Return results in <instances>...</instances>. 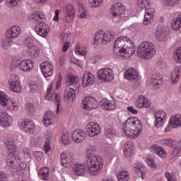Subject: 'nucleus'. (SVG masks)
I'll return each mask as SVG.
<instances>
[{"instance_id":"nucleus-17","label":"nucleus","mask_w":181,"mask_h":181,"mask_svg":"<svg viewBox=\"0 0 181 181\" xmlns=\"http://www.w3.org/2000/svg\"><path fill=\"white\" fill-rule=\"evenodd\" d=\"M0 125L4 128L12 125V117L5 111L0 112Z\"/></svg>"},{"instance_id":"nucleus-50","label":"nucleus","mask_w":181,"mask_h":181,"mask_svg":"<svg viewBox=\"0 0 181 181\" xmlns=\"http://www.w3.org/2000/svg\"><path fill=\"white\" fill-rule=\"evenodd\" d=\"M164 6H175L180 0H160Z\"/></svg>"},{"instance_id":"nucleus-51","label":"nucleus","mask_w":181,"mask_h":181,"mask_svg":"<svg viewBox=\"0 0 181 181\" xmlns=\"http://www.w3.org/2000/svg\"><path fill=\"white\" fill-rule=\"evenodd\" d=\"M146 162L148 166H151L152 169H156V165H155V159L153 158V156L148 155L146 157Z\"/></svg>"},{"instance_id":"nucleus-40","label":"nucleus","mask_w":181,"mask_h":181,"mask_svg":"<svg viewBox=\"0 0 181 181\" xmlns=\"http://www.w3.org/2000/svg\"><path fill=\"white\" fill-rule=\"evenodd\" d=\"M132 143L128 142L124 146V154L126 158H128L132 155Z\"/></svg>"},{"instance_id":"nucleus-48","label":"nucleus","mask_w":181,"mask_h":181,"mask_svg":"<svg viewBox=\"0 0 181 181\" xmlns=\"http://www.w3.org/2000/svg\"><path fill=\"white\" fill-rule=\"evenodd\" d=\"M61 139L64 145H70V142H71V138L69 133H64L61 136Z\"/></svg>"},{"instance_id":"nucleus-38","label":"nucleus","mask_w":181,"mask_h":181,"mask_svg":"<svg viewBox=\"0 0 181 181\" xmlns=\"http://www.w3.org/2000/svg\"><path fill=\"white\" fill-rule=\"evenodd\" d=\"M49 168L47 167H45L40 170L38 176L40 179H42V180H49Z\"/></svg>"},{"instance_id":"nucleus-46","label":"nucleus","mask_w":181,"mask_h":181,"mask_svg":"<svg viewBox=\"0 0 181 181\" xmlns=\"http://www.w3.org/2000/svg\"><path fill=\"white\" fill-rule=\"evenodd\" d=\"M25 111H27L30 115H34L36 112V106L32 103H27L25 105Z\"/></svg>"},{"instance_id":"nucleus-33","label":"nucleus","mask_w":181,"mask_h":181,"mask_svg":"<svg viewBox=\"0 0 181 181\" xmlns=\"http://www.w3.org/2000/svg\"><path fill=\"white\" fill-rule=\"evenodd\" d=\"M5 146L6 149V152L8 155H13L16 152V144H15V141L12 140H7L5 141Z\"/></svg>"},{"instance_id":"nucleus-29","label":"nucleus","mask_w":181,"mask_h":181,"mask_svg":"<svg viewBox=\"0 0 181 181\" xmlns=\"http://www.w3.org/2000/svg\"><path fill=\"white\" fill-rule=\"evenodd\" d=\"M54 114L53 112L48 110L45 112L43 117V124L45 127H50V125H53L54 124Z\"/></svg>"},{"instance_id":"nucleus-57","label":"nucleus","mask_w":181,"mask_h":181,"mask_svg":"<svg viewBox=\"0 0 181 181\" xmlns=\"http://www.w3.org/2000/svg\"><path fill=\"white\" fill-rule=\"evenodd\" d=\"M14 169H16V170H18V172H21V173H24V171L26 169V164L19 162L18 164L16 165V168Z\"/></svg>"},{"instance_id":"nucleus-4","label":"nucleus","mask_w":181,"mask_h":181,"mask_svg":"<svg viewBox=\"0 0 181 181\" xmlns=\"http://www.w3.org/2000/svg\"><path fill=\"white\" fill-rule=\"evenodd\" d=\"M137 54L141 59L149 60L156 54V47L151 42L144 41L137 47Z\"/></svg>"},{"instance_id":"nucleus-64","label":"nucleus","mask_w":181,"mask_h":181,"mask_svg":"<svg viewBox=\"0 0 181 181\" xmlns=\"http://www.w3.org/2000/svg\"><path fill=\"white\" fill-rule=\"evenodd\" d=\"M0 181H8V175L5 173H0Z\"/></svg>"},{"instance_id":"nucleus-47","label":"nucleus","mask_w":181,"mask_h":181,"mask_svg":"<svg viewBox=\"0 0 181 181\" xmlns=\"http://www.w3.org/2000/svg\"><path fill=\"white\" fill-rule=\"evenodd\" d=\"M118 181H127L129 180V174L127 171H122L117 175Z\"/></svg>"},{"instance_id":"nucleus-54","label":"nucleus","mask_w":181,"mask_h":181,"mask_svg":"<svg viewBox=\"0 0 181 181\" xmlns=\"http://www.w3.org/2000/svg\"><path fill=\"white\" fill-rule=\"evenodd\" d=\"M23 43L25 46L28 47V49L35 47V45L33 44V40L30 37L24 39Z\"/></svg>"},{"instance_id":"nucleus-22","label":"nucleus","mask_w":181,"mask_h":181,"mask_svg":"<svg viewBox=\"0 0 181 181\" xmlns=\"http://www.w3.org/2000/svg\"><path fill=\"white\" fill-rule=\"evenodd\" d=\"M19 69L22 71H30L35 66L33 61L30 59H23L18 62Z\"/></svg>"},{"instance_id":"nucleus-21","label":"nucleus","mask_w":181,"mask_h":181,"mask_svg":"<svg viewBox=\"0 0 181 181\" xmlns=\"http://www.w3.org/2000/svg\"><path fill=\"white\" fill-rule=\"evenodd\" d=\"M74 7L71 4H67L65 9V22L71 23L74 21Z\"/></svg>"},{"instance_id":"nucleus-44","label":"nucleus","mask_w":181,"mask_h":181,"mask_svg":"<svg viewBox=\"0 0 181 181\" xmlns=\"http://www.w3.org/2000/svg\"><path fill=\"white\" fill-rule=\"evenodd\" d=\"M29 51V55L32 59H36V57H39V49H37V47L35 46L31 48L28 49Z\"/></svg>"},{"instance_id":"nucleus-37","label":"nucleus","mask_w":181,"mask_h":181,"mask_svg":"<svg viewBox=\"0 0 181 181\" xmlns=\"http://www.w3.org/2000/svg\"><path fill=\"white\" fill-rule=\"evenodd\" d=\"M180 78V68H175L171 74V81L173 84H175L177 81H179Z\"/></svg>"},{"instance_id":"nucleus-16","label":"nucleus","mask_w":181,"mask_h":181,"mask_svg":"<svg viewBox=\"0 0 181 181\" xmlns=\"http://www.w3.org/2000/svg\"><path fill=\"white\" fill-rule=\"evenodd\" d=\"M88 136H97L100 132H101V128L97 123L90 122L87 125L86 131Z\"/></svg>"},{"instance_id":"nucleus-12","label":"nucleus","mask_w":181,"mask_h":181,"mask_svg":"<svg viewBox=\"0 0 181 181\" xmlns=\"http://www.w3.org/2000/svg\"><path fill=\"white\" fill-rule=\"evenodd\" d=\"M126 41L124 42V54L125 59H129L134 53H135V45L134 42L128 37H125Z\"/></svg>"},{"instance_id":"nucleus-43","label":"nucleus","mask_w":181,"mask_h":181,"mask_svg":"<svg viewBox=\"0 0 181 181\" xmlns=\"http://www.w3.org/2000/svg\"><path fill=\"white\" fill-rule=\"evenodd\" d=\"M6 108L9 111H18V110H19V105L16 102L9 100Z\"/></svg>"},{"instance_id":"nucleus-35","label":"nucleus","mask_w":181,"mask_h":181,"mask_svg":"<svg viewBox=\"0 0 181 181\" xmlns=\"http://www.w3.org/2000/svg\"><path fill=\"white\" fill-rule=\"evenodd\" d=\"M138 77V72L136 71V69L134 68H129L124 74V78H127V80H135Z\"/></svg>"},{"instance_id":"nucleus-18","label":"nucleus","mask_w":181,"mask_h":181,"mask_svg":"<svg viewBox=\"0 0 181 181\" xmlns=\"http://www.w3.org/2000/svg\"><path fill=\"white\" fill-rule=\"evenodd\" d=\"M21 27L18 25L11 26L6 30V37L7 39H15L21 35Z\"/></svg>"},{"instance_id":"nucleus-28","label":"nucleus","mask_w":181,"mask_h":181,"mask_svg":"<svg viewBox=\"0 0 181 181\" xmlns=\"http://www.w3.org/2000/svg\"><path fill=\"white\" fill-rule=\"evenodd\" d=\"M100 104L103 110H109V111H112V110H115V108H117V103L115 100L103 99L101 100Z\"/></svg>"},{"instance_id":"nucleus-8","label":"nucleus","mask_w":181,"mask_h":181,"mask_svg":"<svg viewBox=\"0 0 181 181\" xmlns=\"http://www.w3.org/2000/svg\"><path fill=\"white\" fill-rule=\"evenodd\" d=\"M60 162L63 168L70 169L76 163V158L74 156L69 155L67 152H63L60 155Z\"/></svg>"},{"instance_id":"nucleus-34","label":"nucleus","mask_w":181,"mask_h":181,"mask_svg":"<svg viewBox=\"0 0 181 181\" xmlns=\"http://www.w3.org/2000/svg\"><path fill=\"white\" fill-rule=\"evenodd\" d=\"M151 83L153 86L159 88V87L163 84V81H162V74L158 72L154 74L151 78Z\"/></svg>"},{"instance_id":"nucleus-55","label":"nucleus","mask_w":181,"mask_h":181,"mask_svg":"<svg viewBox=\"0 0 181 181\" xmlns=\"http://www.w3.org/2000/svg\"><path fill=\"white\" fill-rule=\"evenodd\" d=\"M75 52L76 54H78L79 56H86L87 54V52L86 50L80 48V44H76V47H75Z\"/></svg>"},{"instance_id":"nucleus-14","label":"nucleus","mask_w":181,"mask_h":181,"mask_svg":"<svg viewBox=\"0 0 181 181\" xmlns=\"http://www.w3.org/2000/svg\"><path fill=\"white\" fill-rule=\"evenodd\" d=\"M50 93H52V87H48L47 90V95L46 99L49 100V101H54L57 105L56 112L59 114V108H60V95L58 93H54L50 96Z\"/></svg>"},{"instance_id":"nucleus-7","label":"nucleus","mask_w":181,"mask_h":181,"mask_svg":"<svg viewBox=\"0 0 181 181\" xmlns=\"http://www.w3.org/2000/svg\"><path fill=\"white\" fill-rule=\"evenodd\" d=\"M110 13L113 16L114 22H119L121 16L125 13V6L121 3H116L110 8Z\"/></svg>"},{"instance_id":"nucleus-6","label":"nucleus","mask_w":181,"mask_h":181,"mask_svg":"<svg viewBox=\"0 0 181 181\" xmlns=\"http://www.w3.org/2000/svg\"><path fill=\"white\" fill-rule=\"evenodd\" d=\"M111 40H114V35L111 33H106L100 30L95 34L94 45H107Z\"/></svg>"},{"instance_id":"nucleus-60","label":"nucleus","mask_w":181,"mask_h":181,"mask_svg":"<svg viewBox=\"0 0 181 181\" xmlns=\"http://www.w3.org/2000/svg\"><path fill=\"white\" fill-rule=\"evenodd\" d=\"M37 88H39V85H37L36 82H33V83L30 84V90L31 93H35Z\"/></svg>"},{"instance_id":"nucleus-25","label":"nucleus","mask_w":181,"mask_h":181,"mask_svg":"<svg viewBox=\"0 0 181 181\" xmlns=\"http://www.w3.org/2000/svg\"><path fill=\"white\" fill-rule=\"evenodd\" d=\"M36 130V127L35 126V123L33 121L30 119H26L23 122V131L26 132L27 134H33Z\"/></svg>"},{"instance_id":"nucleus-26","label":"nucleus","mask_w":181,"mask_h":181,"mask_svg":"<svg viewBox=\"0 0 181 181\" xmlns=\"http://www.w3.org/2000/svg\"><path fill=\"white\" fill-rule=\"evenodd\" d=\"M153 16H155V8L146 9V15L143 22L144 26H146L153 22Z\"/></svg>"},{"instance_id":"nucleus-24","label":"nucleus","mask_w":181,"mask_h":181,"mask_svg":"<svg viewBox=\"0 0 181 181\" xmlns=\"http://www.w3.org/2000/svg\"><path fill=\"white\" fill-rule=\"evenodd\" d=\"M171 128H179L181 127V115L175 114L171 117V119L168 125V129Z\"/></svg>"},{"instance_id":"nucleus-39","label":"nucleus","mask_w":181,"mask_h":181,"mask_svg":"<svg viewBox=\"0 0 181 181\" xmlns=\"http://www.w3.org/2000/svg\"><path fill=\"white\" fill-rule=\"evenodd\" d=\"M65 98H68L69 101H74V98H76V90L71 88H69L65 90Z\"/></svg>"},{"instance_id":"nucleus-63","label":"nucleus","mask_w":181,"mask_h":181,"mask_svg":"<svg viewBox=\"0 0 181 181\" xmlns=\"http://www.w3.org/2000/svg\"><path fill=\"white\" fill-rule=\"evenodd\" d=\"M11 41L9 40H5L3 41V48L8 49V47H11Z\"/></svg>"},{"instance_id":"nucleus-13","label":"nucleus","mask_w":181,"mask_h":181,"mask_svg":"<svg viewBox=\"0 0 181 181\" xmlns=\"http://www.w3.org/2000/svg\"><path fill=\"white\" fill-rule=\"evenodd\" d=\"M71 136L74 142L81 144V142H84L86 138V131L81 129H76L72 132Z\"/></svg>"},{"instance_id":"nucleus-11","label":"nucleus","mask_w":181,"mask_h":181,"mask_svg":"<svg viewBox=\"0 0 181 181\" xmlns=\"http://www.w3.org/2000/svg\"><path fill=\"white\" fill-rule=\"evenodd\" d=\"M81 107L85 110H94L95 108H98V102H97L95 98L88 96L82 101Z\"/></svg>"},{"instance_id":"nucleus-9","label":"nucleus","mask_w":181,"mask_h":181,"mask_svg":"<svg viewBox=\"0 0 181 181\" xmlns=\"http://www.w3.org/2000/svg\"><path fill=\"white\" fill-rule=\"evenodd\" d=\"M11 83H10V90L13 93H19L22 92V83H21V79L19 76L16 74H13L11 76Z\"/></svg>"},{"instance_id":"nucleus-56","label":"nucleus","mask_w":181,"mask_h":181,"mask_svg":"<svg viewBox=\"0 0 181 181\" xmlns=\"http://www.w3.org/2000/svg\"><path fill=\"white\" fill-rule=\"evenodd\" d=\"M92 8H98V6H101L103 5V0H88Z\"/></svg>"},{"instance_id":"nucleus-32","label":"nucleus","mask_w":181,"mask_h":181,"mask_svg":"<svg viewBox=\"0 0 181 181\" xmlns=\"http://www.w3.org/2000/svg\"><path fill=\"white\" fill-rule=\"evenodd\" d=\"M134 170L136 175L141 179H145V175H146V169L141 163L134 164Z\"/></svg>"},{"instance_id":"nucleus-3","label":"nucleus","mask_w":181,"mask_h":181,"mask_svg":"<svg viewBox=\"0 0 181 181\" xmlns=\"http://www.w3.org/2000/svg\"><path fill=\"white\" fill-rule=\"evenodd\" d=\"M30 18L34 23H37L35 27V31L37 35L42 37H47L49 35V32H50V27L44 22L46 17L43 13L40 11L34 12L30 16Z\"/></svg>"},{"instance_id":"nucleus-59","label":"nucleus","mask_w":181,"mask_h":181,"mask_svg":"<svg viewBox=\"0 0 181 181\" xmlns=\"http://www.w3.org/2000/svg\"><path fill=\"white\" fill-rule=\"evenodd\" d=\"M105 134L107 138H111V136H112V135H115V132H114L112 128L110 127V128L105 129Z\"/></svg>"},{"instance_id":"nucleus-1","label":"nucleus","mask_w":181,"mask_h":181,"mask_svg":"<svg viewBox=\"0 0 181 181\" xmlns=\"http://www.w3.org/2000/svg\"><path fill=\"white\" fill-rule=\"evenodd\" d=\"M83 163H76L73 166V172L76 176H84L86 168L90 176H97L101 173L104 160L97 154H88Z\"/></svg>"},{"instance_id":"nucleus-58","label":"nucleus","mask_w":181,"mask_h":181,"mask_svg":"<svg viewBox=\"0 0 181 181\" xmlns=\"http://www.w3.org/2000/svg\"><path fill=\"white\" fill-rule=\"evenodd\" d=\"M23 153L24 155V158L28 160H30V151L25 147L23 149Z\"/></svg>"},{"instance_id":"nucleus-27","label":"nucleus","mask_w":181,"mask_h":181,"mask_svg":"<svg viewBox=\"0 0 181 181\" xmlns=\"http://www.w3.org/2000/svg\"><path fill=\"white\" fill-rule=\"evenodd\" d=\"M21 162V158L14 155H8L6 158V164L11 169H16L17 165Z\"/></svg>"},{"instance_id":"nucleus-30","label":"nucleus","mask_w":181,"mask_h":181,"mask_svg":"<svg viewBox=\"0 0 181 181\" xmlns=\"http://www.w3.org/2000/svg\"><path fill=\"white\" fill-rule=\"evenodd\" d=\"M150 150L151 152H153V153L158 155L160 158H166V156H168V153H166V151H165L162 146H158L156 144L152 145L150 148Z\"/></svg>"},{"instance_id":"nucleus-31","label":"nucleus","mask_w":181,"mask_h":181,"mask_svg":"<svg viewBox=\"0 0 181 181\" xmlns=\"http://www.w3.org/2000/svg\"><path fill=\"white\" fill-rule=\"evenodd\" d=\"M136 105L139 108H148L151 106V101L145 98V96L140 95L136 102Z\"/></svg>"},{"instance_id":"nucleus-61","label":"nucleus","mask_w":181,"mask_h":181,"mask_svg":"<svg viewBox=\"0 0 181 181\" xmlns=\"http://www.w3.org/2000/svg\"><path fill=\"white\" fill-rule=\"evenodd\" d=\"M21 0H6L7 5L16 6Z\"/></svg>"},{"instance_id":"nucleus-23","label":"nucleus","mask_w":181,"mask_h":181,"mask_svg":"<svg viewBox=\"0 0 181 181\" xmlns=\"http://www.w3.org/2000/svg\"><path fill=\"white\" fill-rule=\"evenodd\" d=\"M166 112L163 110H157L156 112V128H160L163 125V121L166 119Z\"/></svg>"},{"instance_id":"nucleus-45","label":"nucleus","mask_w":181,"mask_h":181,"mask_svg":"<svg viewBox=\"0 0 181 181\" xmlns=\"http://www.w3.org/2000/svg\"><path fill=\"white\" fill-rule=\"evenodd\" d=\"M151 2L148 0H137L136 5L140 9H146L149 6Z\"/></svg>"},{"instance_id":"nucleus-10","label":"nucleus","mask_w":181,"mask_h":181,"mask_svg":"<svg viewBox=\"0 0 181 181\" xmlns=\"http://www.w3.org/2000/svg\"><path fill=\"white\" fill-rule=\"evenodd\" d=\"M98 78L103 80V81H111L114 78V72L110 68H103L98 70Z\"/></svg>"},{"instance_id":"nucleus-53","label":"nucleus","mask_w":181,"mask_h":181,"mask_svg":"<svg viewBox=\"0 0 181 181\" xmlns=\"http://www.w3.org/2000/svg\"><path fill=\"white\" fill-rule=\"evenodd\" d=\"M174 57L177 63H181V47L174 51Z\"/></svg>"},{"instance_id":"nucleus-42","label":"nucleus","mask_w":181,"mask_h":181,"mask_svg":"<svg viewBox=\"0 0 181 181\" xmlns=\"http://www.w3.org/2000/svg\"><path fill=\"white\" fill-rule=\"evenodd\" d=\"M10 100L8 99V95H5V93L1 91L0 92V104L3 107H6Z\"/></svg>"},{"instance_id":"nucleus-41","label":"nucleus","mask_w":181,"mask_h":181,"mask_svg":"<svg viewBox=\"0 0 181 181\" xmlns=\"http://www.w3.org/2000/svg\"><path fill=\"white\" fill-rule=\"evenodd\" d=\"M160 145H164L165 146H170V148H173L176 145V141L172 139H163L160 141Z\"/></svg>"},{"instance_id":"nucleus-62","label":"nucleus","mask_w":181,"mask_h":181,"mask_svg":"<svg viewBox=\"0 0 181 181\" xmlns=\"http://www.w3.org/2000/svg\"><path fill=\"white\" fill-rule=\"evenodd\" d=\"M34 156H35L37 160H42L43 158V153L42 151H35L34 152Z\"/></svg>"},{"instance_id":"nucleus-20","label":"nucleus","mask_w":181,"mask_h":181,"mask_svg":"<svg viewBox=\"0 0 181 181\" xmlns=\"http://www.w3.org/2000/svg\"><path fill=\"white\" fill-rule=\"evenodd\" d=\"M95 81V76L90 72L86 71L83 75L82 86L87 87L94 84Z\"/></svg>"},{"instance_id":"nucleus-49","label":"nucleus","mask_w":181,"mask_h":181,"mask_svg":"<svg viewBox=\"0 0 181 181\" xmlns=\"http://www.w3.org/2000/svg\"><path fill=\"white\" fill-rule=\"evenodd\" d=\"M171 27L173 30H179L181 28V21L179 18L174 19L171 23Z\"/></svg>"},{"instance_id":"nucleus-19","label":"nucleus","mask_w":181,"mask_h":181,"mask_svg":"<svg viewBox=\"0 0 181 181\" xmlns=\"http://www.w3.org/2000/svg\"><path fill=\"white\" fill-rule=\"evenodd\" d=\"M40 69L45 77H50L53 76L54 69L52 63L49 62H42L40 64Z\"/></svg>"},{"instance_id":"nucleus-5","label":"nucleus","mask_w":181,"mask_h":181,"mask_svg":"<svg viewBox=\"0 0 181 181\" xmlns=\"http://www.w3.org/2000/svg\"><path fill=\"white\" fill-rule=\"evenodd\" d=\"M125 37L122 36L118 37L114 45V54L118 59H125Z\"/></svg>"},{"instance_id":"nucleus-52","label":"nucleus","mask_w":181,"mask_h":181,"mask_svg":"<svg viewBox=\"0 0 181 181\" xmlns=\"http://www.w3.org/2000/svg\"><path fill=\"white\" fill-rule=\"evenodd\" d=\"M171 148H173L171 151V156L173 158H176V156H177V155H179V153H180V146H178L177 142H176V145Z\"/></svg>"},{"instance_id":"nucleus-36","label":"nucleus","mask_w":181,"mask_h":181,"mask_svg":"<svg viewBox=\"0 0 181 181\" xmlns=\"http://www.w3.org/2000/svg\"><path fill=\"white\" fill-rule=\"evenodd\" d=\"M78 81V78L77 76H74L73 74H69L66 78V83H68L69 86H71L75 84L76 88H78L80 87V83H77Z\"/></svg>"},{"instance_id":"nucleus-2","label":"nucleus","mask_w":181,"mask_h":181,"mask_svg":"<svg viewBox=\"0 0 181 181\" xmlns=\"http://www.w3.org/2000/svg\"><path fill=\"white\" fill-rule=\"evenodd\" d=\"M142 131V122L137 117H132L123 124L124 134L129 139H135L139 136Z\"/></svg>"},{"instance_id":"nucleus-15","label":"nucleus","mask_w":181,"mask_h":181,"mask_svg":"<svg viewBox=\"0 0 181 181\" xmlns=\"http://www.w3.org/2000/svg\"><path fill=\"white\" fill-rule=\"evenodd\" d=\"M155 36L159 42H166L169 37V30L165 27L157 29Z\"/></svg>"}]
</instances>
